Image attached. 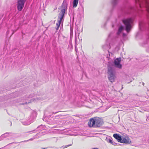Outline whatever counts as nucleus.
Listing matches in <instances>:
<instances>
[{
    "label": "nucleus",
    "mask_w": 149,
    "mask_h": 149,
    "mask_svg": "<svg viewBox=\"0 0 149 149\" xmlns=\"http://www.w3.org/2000/svg\"><path fill=\"white\" fill-rule=\"evenodd\" d=\"M61 11L58 14L57 21L58 23H56V29L58 30L60 24L62 22H63L64 20V17L65 12H66L67 7L65 4H64V2L62 4L61 8Z\"/></svg>",
    "instance_id": "nucleus-1"
},
{
    "label": "nucleus",
    "mask_w": 149,
    "mask_h": 149,
    "mask_svg": "<svg viewBox=\"0 0 149 149\" xmlns=\"http://www.w3.org/2000/svg\"><path fill=\"white\" fill-rule=\"evenodd\" d=\"M107 73L109 80L111 82L114 81L116 78L115 70L113 65H111L109 64L108 65Z\"/></svg>",
    "instance_id": "nucleus-2"
},
{
    "label": "nucleus",
    "mask_w": 149,
    "mask_h": 149,
    "mask_svg": "<svg viewBox=\"0 0 149 149\" xmlns=\"http://www.w3.org/2000/svg\"><path fill=\"white\" fill-rule=\"evenodd\" d=\"M5 135L6 134H8L6 135L7 136L9 137L10 136H13V134L11 132L10 133H6L4 134Z\"/></svg>",
    "instance_id": "nucleus-15"
},
{
    "label": "nucleus",
    "mask_w": 149,
    "mask_h": 149,
    "mask_svg": "<svg viewBox=\"0 0 149 149\" xmlns=\"http://www.w3.org/2000/svg\"><path fill=\"white\" fill-rule=\"evenodd\" d=\"M75 36H76V37H75V47L76 49V45H77V44L78 43V39L77 37H76V36H78L79 40V31H78V30H77V31H75Z\"/></svg>",
    "instance_id": "nucleus-9"
},
{
    "label": "nucleus",
    "mask_w": 149,
    "mask_h": 149,
    "mask_svg": "<svg viewBox=\"0 0 149 149\" xmlns=\"http://www.w3.org/2000/svg\"><path fill=\"white\" fill-rule=\"evenodd\" d=\"M43 148V149H46L47 148Z\"/></svg>",
    "instance_id": "nucleus-23"
},
{
    "label": "nucleus",
    "mask_w": 149,
    "mask_h": 149,
    "mask_svg": "<svg viewBox=\"0 0 149 149\" xmlns=\"http://www.w3.org/2000/svg\"><path fill=\"white\" fill-rule=\"evenodd\" d=\"M27 104V102H26V103H23L22 104Z\"/></svg>",
    "instance_id": "nucleus-21"
},
{
    "label": "nucleus",
    "mask_w": 149,
    "mask_h": 149,
    "mask_svg": "<svg viewBox=\"0 0 149 149\" xmlns=\"http://www.w3.org/2000/svg\"><path fill=\"white\" fill-rule=\"evenodd\" d=\"M26 0H18L17 3V9L19 11H21L24 7V4Z\"/></svg>",
    "instance_id": "nucleus-5"
},
{
    "label": "nucleus",
    "mask_w": 149,
    "mask_h": 149,
    "mask_svg": "<svg viewBox=\"0 0 149 149\" xmlns=\"http://www.w3.org/2000/svg\"><path fill=\"white\" fill-rule=\"evenodd\" d=\"M123 36L125 35V34L124 33H123Z\"/></svg>",
    "instance_id": "nucleus-22"
},
{
    "label": "nucleus",
    "mask_w": 149,
    "mask_h": 149,
    "mask_svg": "<svg viewBox=\"0 0 149 149\" xmlns=\"http://www.w3.org/2000/svg\"><path fill=\"white\" fill-rule=\"evenodd\" d=\"M34 100H38V98H37L36 99H34Z\"/></svg>",
    "instance_id": "nucleus-20"
},
{
    "label": "nucleus",
    "mask_w": 149,
    "mask_h": 149,
    "mask_svg": "<svg viewBox=\"0 0 149 149\" xmlns=\"http://www.w3.org/2000/svg\"><path fill=\"white\" fill-rule=\"evenodd\" d=\"M113 136L118 141L120 142V141L121 140V137L118 134H114L113 135Z\"/></svg>",
    "instance_id": "nucleus-10"
},
{
    "label": "nucleus",
    "mask_w": 149,
    "mask_h": 149,
    "mask_svg": "<svg viewBox=\"0 0 149 149\" xmlns=\"http://www.w3.org/2000/svg\"><path fill=\"white\" fill-rule=\"evenodd\" d=\"M139 25H140V26H141V24H139Z\"/></svg>",
    "instance_id": "nucleus-26"
},
{
    "label": "nucleus",
    "mask_w": 149,
    "mask_h": 149,
    "mask_svg": "<svg viewBox=\"0 0 149 149\" xmlns=\"http://www.w3.org/2000/svg\"><path fill=\"white\" fill-rule=\"evenodd\" d=\"M106 141L109 143H112V140L111 139H109L107 138L106 139Z\"/></svg>",
    "instance_id": "nucleus-14"
},
{
    "label": "nucleus",
    "mask_w": 149,
    "mask_h": 149,
    "mask_svg": "<svg viewBox=\"0 0 149 149\" xmlns=\"http://www.w3.org/2000/svg\"><path fill=\"white\" fill-rule=\"evenodd\" d=\"M143 85H144V83L143 82Z\"/></svg>",
    "instance_id": "nucleus-25"
},
{
    "label": "nucleus",
    "mask_w": 149,
    "mask_h": 149,
    "mask_svg": "<svg viewBox=\"0 0 149 149\" xmlns=\"http://www.w3.org/2000/svg\"><path fill=\"white\" fill-rule=\"evenodd\" d=\"M109 45H104L103 46V48L105 49H108L109 48Z\"/></svg>",
    "instance_id": "nucleus-16"
},
{
    "label": "nucleus",
    "mask_w": 149,
    "mask_h": 149,
    "mask_svg": "<svg viewBox=\"0 0 149 149\" xmlns=\"http://www.w3.org/2000/svg\"><path fill=\"white\" fill-rule=\"evenodd\" d=\"M121 61V58H119L114 60L113 63L115 67L119 69L122 68V65L120 63Z\"/></svg>",
    "instance_id": "nucleus-4"
},
{
    "label": "nucleus",
    "mask_w": 149,
    "mask_h": 149,
    "mask_svg": "<svg viewBox=\"0 0 149 149\" xmlns=\"http://www.w3.org/2000/svg\"><path fill=\"white\" fill-rule=\"evenodd\" d=\"M5 135V134H3V135H1V136H0V141L1 140V139H2V136H3V135Z\"/></svg>",
    "instance_id": "nucleus-19"
},
{
    "label": "nucleus",
    "mask_w": 149,
    "mask_h": 149,
    "mask_svg": "<svg viewBox=\"0 0 149 149\" xmlns=\"http://www.w3.org/2000/svg\"><path fill=\"white\" fill-rule=\"evenodd\" d=\"M124 29V27L123 26H121L119 28L118 32L117 33V35H119L121 33L122 31Z\"/></svg>",
    "instance_id": "nucleus-11"
},
{
    "label": "nucleus",
    "mask_w": 149,
    "mask_h": 149,
    "mask_svg": "<svg viewBox=\"0 0 149 149\" xmlns=\"http://www.w3.org/2000/svg\"><path fill=\"white\" fill-rule=\"evenodd\" d=\"M111 144L114 145H116L117 144L116 143L114 142H113V141H112V143H111Z\"/></svg>",
    "instance_id": "nucleus-18"
},
{
    "label": "nucleus",
    "mask_w": 149,
    "mask_h": 149,
    "mask_svg": "<svg viewBox=\"0 0 149 149\" xmlns=\"http://www.w3.org/2000/svg\"><path fill=\"white\" fill-rule=\"evenodd\" d=\"M58 112H56L55 113H58Z\"/></svg>",
    "instance_id": "nucleus-24"
},
{
    "label": "nucleus",
    "mask_w": 149,
    "mask_h": 149,
    "mask_svg": "<svg viewBox=\"0 0 149 149\" xmlns=\"http://www.w3.org/2000/svg\"><path fill=\"white\" fill-rule=\"evenodd\" d=\"M95 127H100L103 123V122L100 118H95Z\"/></svg>",
    "instance_id": "nucleus-6"
},
{
    "label": "nucleus",
    "mask_w": 149,
    "mask_h": 149,
    "mask_svg": "<svg viewBox=\"0 0 149 149\" xmlns=\"http://www.w3.org/2000/svg\"><path fill=\"white\" fill-rule=\"evenodd\" d=\"M95 118L90 119L88 123V125L90 127H95Z\"/></svg>",
    "instance_id": "nucleus-7"
},
{
    "label": "nucleus",
    "mask_w": 149,
    "mask_h": 149,
    "mask_svg": "<svg viewBox=\"0 0 149 149\" xmlns=\"http://www.w3.org/2000/svg\"><path fill=\"white\" fill-rule=\"evenodd\" d=\"M72 145V144H69V145H67V146H62V147H63V148H66L70 146H71Z\"/></svg>",
    "instance_id": "nucleus-17"
},
{
    "label": "nucleus",
    "mask_w": 149,
    "mask_h": 149,
    "mask_svg": "<svg viewBox=\"0 0 149 149\" xmlns=\"http://www.w3.org/2000/svg\"><path fill=\"white\" fill-rule=\"evenodd\" d=\"M120 142L122 143L130 144L131 143V141L128 138L121 137V140Z\"/></svg>",
    "instance_id": "nucleus-8"
},
{
    "label": "nucleus",
    "mask_w": 149,
    "mask_h": 149,
    "mask_svg": "<svg viewBox=\"0 0 149 149\" xmlns=\"http://www.w3.org/2000/svg\"><path fill=\"white\" fill-rule=\"evenodd\" d=\"M123 22L125 27V30L127 33L130 30L133 23V20L131 18L124 19L123 20Z\"/></svg>",
    "instance_id": "nucleus-3"
},
{
    "label": "nucleus",
    "mask_w": 149,
    "mask_h": 149,
    "mask_svg": "<svg viewBox=\"0 0 149 149\" xmlns=\"http://www.w3.org/2000/svg\"><path fill=\"white\" fill-rule=\"evenodd\" d=\"M78 2V0H73V7L75 8L77 7Z\"/></svg>",
    "instance_id": "nucleus-12"
},
{
    "label": "nucleus",
    "mask_w": 149,
    "mask_h": 149,
    "mask_svg": "<svg viewBox=\"0 0 149 149\" xmlns=\"http://www.w3.org/2000/svg\"><path fill=\"white\" fill-rule=\"evenodd\" d=\"M118 0H112L111 3L112 5L114 6L116 4L118 3Z\"/></svg>",
    "instance_id": "nucleus-13"
}]
</instances>
